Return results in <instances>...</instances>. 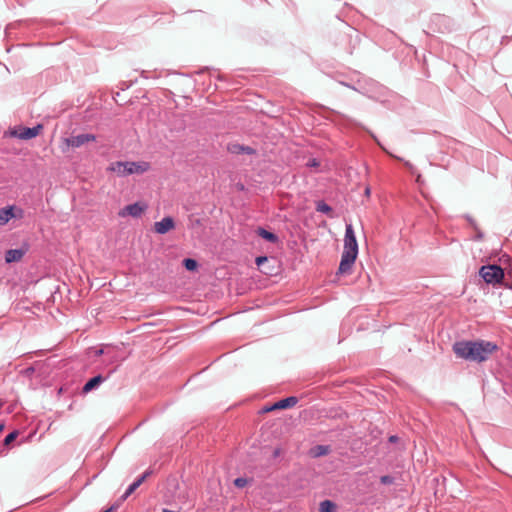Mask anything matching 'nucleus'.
I'll list each match as a JSON object with an SVG mask.
<instances>
[{
  "instance_id": "obj_1",
  "label": "nucleus",
  "mask_w": 512,
  "mask_h": 512,
  "mask_svg": "<svg viewBox=\"0 0 512 512\" xmlns=\"http://www.w3.org/2000/svg\"><path fill=\"white\" fill-rule=\"evenodd\" d=\"M497 350V344L485 340H463L453 344V352L458 358L478 363L486 361Z\"/></svg>"
},
{
  "instance_id": "obj_2",
  "label": "nucleus",
  "mask_w": 512,
  "mask_h": 512,
  "mask_svg": "<svg viewBox=\"0 0 512 512\" xmlns=\"http://www.w3.org/2000/svg\"><path fill=\"white\" fill-rule=\"evenodd\" d=\"M358 255V243L352 224H346L344 235V247L339 264V273H348Z\"/></svg>"
},
{
  "instance_id": "obj_3",
  "label": "nucleus",
  "mask_w": 512,
  "mask_h": 512,
  "mask_svg": "<svg viewBox=\"0 0 512 512\" xmlns=\"http://www.w3.org/2000/svg\"><path fill=\"white\" fill-rule=\"evenodd\" d=\"M149 168L150 165L146 161H116L110 164L108 170L116 173L119 177H126L132 174H143Z\"/></svg>"
},
{
  "instance_id": "obj_4",
  "label": "nucleus",
  "mask_w": 512,
  "mask_h": 512,
  "mask_svg": "<svg viewBox=\"0 0 512 512\" xmlns=\"http://www.w3.org/2000/svg\"><path fill=\"white\" fill-rule=\"evenodd\" d=\"M480 276L487 284H500L504 278V270L496 264L484 265L479 270Z\"/></svg>"
},
{
  "instance_id": "obj_5",
  "label": "nucleus",
  "mask_w": 512,
  "mask_h": 512,
  "mask_svg": "<svg viewBox=\"0 0 512 512\" xmlns=\"http://www.w3.org/2000/svg\"><path fill=\"white\" fill-rule=\"evenodd\" d=\"M95 140H96V136L94 134L85 133V134H79V135H72L68 138H65L64 144L67 147L79 148V147L83 146L84 144L91 142V141H95Z\"/></svg>"
},
{
  "instance_id": "obj_6",
  "label": "nucleus",
  "mask_w": 512,
  "mask_h": 512,
  "mask_svg": "<svg viewBox=\"0 0 512 512\" xmlns=\"http://www.w3.org/2000/svg\"><path fill=\"white\" fill-rule=\"evenodd\" d=\"M147 208L145 204L139 202L129 204L121 209L118 213L120 217L132 216L134 218L140 217L144 210Z\"/></svg>"
},
{
  "instance_id": "obj_7",
  "label": "nucleus",
  "mask_w": 512,
  "mask_h": 512,
  "mask_svg": "<svg viewBox=\"0 0 512 512\" xmlns=\"http://www.w3.org/2000/svg\"><path fill=\"white\" fill-rule=\"evenodd\" d=\"M115 371V369L111 370L107 376H102L101 374L99 375H96L94 377H92L91 379H89L83 386L82 388V392L84 394H87L89 392H91L92 390L98 388L103 382H105L109 377L110 375Z\"/></svg>"
},
{
  "instance_id": "obj_8",
  "label": "nucleus",
  "mask_w": 512,
  "mask_h": 512,
  "mask_svg": "<svg viewBox=\"0 0 512 512\" xmlns=\"http://www.w3.org/2000/svg\"><path fill=\"white\" fill-rule=\"evenodd\" d=\"M174 227V219L170 216L164 217L160 221L155 222L154 224V230L158 234H165Z\"/></svg>"
},
{
  "instance_id": "obj_9",
  "label": "nucleus",
  "mask_w": 512,
  "mask_h": 512,
  "mask_svg": "<svg viewBox=\"0 0 512 512\" xmlns=\"http://www.w3.org/2000/svg\"><path fill=\"white\" fill-rule=\"evenodd\" d=\"M42 128L43 127L40 124H38L34 127H23V128H21L20 133L18 134V137L23 140L32 139L40 133V130Z\"/></svg>"
},
{
  "instance_id": "obj_10",
  "label": "nucleus",
  "mask_w": 512,
  "mask_h": 512,
  "mask_svg": "<svg viewBox=\"0 0 512 512\" xmlns=\"http://www.w3.org/2000/svg\"><path fill=\"white\" fill-rule=\"evenodd\" d=\"M228 151L232 154H255V149L250 147V146H245V145H242V144H238V143H231L228 145L227 147Z\"/></svg>"
},
{
  "instance_id": "obj_11",
  "label": "nucleus",
  "mask_w": 512,
  "mask_h": 512,
  "mask_svg": "<svg viewBox=\"0 0 512 512\" xmlns=\"http://www.w3.org/2000/svg\"><path fill=\"white\" fill-rule=\"evenodd\" d=\"M298 403V398L295 396H290L284 399H281L270 406V409H286L295 406Z\"/></svg>"
},
{
  "instance_id": "obj_12",
  "label": "nucleus",
  "mask_w": 512,
  "mask_h": 512,
  "mask_svg": "<svg viewBox=\"0 0 512 512\" xmlns=\"http://www.w3.org/2000/svg\"><path fill=\"white\" fill-rule=\"evenodd\" d=\"M26 253V249H9L5 253V261L7 263H13L20 261Z\"/></svg>"
},
{
  "instance_id": "obj_13",
  "label": "nucleus",
  "mask_w": 512,
  "mask_h": 512,
  "mask_svg": "<svg viewBox=\"0 0 512 512\" xmlns=\"http://www.w3.org/2000/svg\"><path fill=\"white\" fill-rule=\"evenodd\" d=\"M256 233L258 236H260L261 238L265 239L266 241H268L270 243H278L279 242V237L275 233L270 232V231L266 230L265 228L259 227L256 230Z\"/></svg>"
},
{
  "instance_id": "obj_14",
  "label": "nucleus",
  "mask_w": 512,
  "mask_h": 512,
  "mask_svg": "<svg viewBox=\"0 0 512 512\" xmlns=\"http://www.w3.org/2000/svg\"><path fill=\"white\" fill-rule=\"evenodd\" d=\"M13 206H7L0 209V226L7 224L13 219Z\"/></svg>"
},
{
  "instance_id": "obj_15",
  "label": "nucleus",
  "mask_w": 512,
  "mask_h": 512,
  "mask_svg": "<svg viewBox=\"0 0 512 512\" xmlns=\"http://www.w3.org/2000/svg\"><path fill=\"white\" fill-rule=\"evenodd\" d=\"M144 482V477H138L133 483H131L124 494L121 496V500L125 501L142 483Z\"/></svg>"
},
{
  "instance_id": "obj_16",
  "label": "nucleus",
  "mask_w": 512,
  "mask_h": 512,
  "mask_svg": "<svg viewBox=\"0 0 512 512\" xmlns=\"http://www.w3.org/2000/svg\"><path fill=\"white\" fill-rule=\"evenodd\" d=\"M336 509V504L331 500H324L319 504V512H336Z\"/></svg>"
},
{
  "instance_id": "obj_17",
  "label": "nucleus",
  "mask_w": 512,
  "mask_h": 512,
  "mask_svg": "<svg viewBox=\"0 0 512 512\" xmlns=\"http://www.w3.org/2000/svg\"><path fill=\"white\" fill-rule=\"evenodd\" d=\"M183 265L188 271H194L197 268V261L192 258L183 260Z\"/></svg>"
},
{
  "instance_id": "obj_18",
  "label": "nucleus",
  "mask_w": 512,
  "mask_h": 512,
  "mask_svg": "<svg viewBox=\"0 0 512 512\" xmlns=\"http://www.w3.org/2000/svg\"><path fill=\"white\" fill-rule=\"evenodd\" d=\"M316 210L321 213H328L332 210V208L324 201H319L317 203Z\"/></svg>"
},
{
  "instance_id": "obj_19",
  "label": "nucleus",
  "mask_w": 512,
  "mask_h": 512,
  "mask_svg": "<svg viewBox=\"0 0 512 512\" xmlns=\"http://www.w3.org/2000/svg\"><path fill=\"white\" fill-rule=\"evenodd\" d=\"M18 436V431H12L10 432L4 439V445L8 446L11 444Z\"/></svg>"
},
{
  "instance_id": "obj_20",
  "label": "nucleus",
  "mask_w": 512,
  "mask_h": 512,
  "mask_svg": "<svg viewBox=\"0 0 512 512\" xmlns=\"http://www.w3.org/2000/svg\"><path fill=\"white\" fill-rule=\"evenodd\" d=\"M248 483V480L246 478H243V477H239V478H236L234 480V485L237 487V488H243L247 485Z\"/></svg>"
},
{
  "instance_id": "obj_21",
  "label": "nucleus",
  "mask_w": 512,
  "mask_h": 512,
  "mask_svg": "<svg viewBox=\"0 0 512 512\" xmlns=\"http://www.w3.org/2000/svg\"><path fill=\"white\" fill-rule=\"evenodd\" d=\"M380 482L384 485H390L394 483V478L390 475H383L380 477Z\"/></svg>"
},
{
  "instance_id": "obj_22",
  "label": "nucleus",
  "mask_w": 512,
  "mask_h": 512,
  "mask_svg": "<svg viewBox=\"0 0 512 512\" xmlns=\"http://www.w3.org/2000/svg\"><path fill=\"white\" fill-rule=\"evenodd\" d=\"M13 218L21 219L24 216V211L21 208L13 206Z\"/></svg>"
},
{
  "instance_id": "obj_23",
  "label": "nucleus",
  "mask_w": 512,
  "mask_h": 512,
  "mask_svg": "<svg viewBox=\"0 0 512 512\" xmlns=\"http://www.w3.org/2000/svg\"><path fill=\"white\" fill-rule=\"evenodd\" d=\"M327 452H328V447L327 446L319 445V446H317L316 456L325 455Z\"/></svg>"
},
{
  "instance_id": "obj_24",
  "label": "nucleus",
  "mask_w": 512,
  "mask_h": 512,
  "mask_svg": "<svg viewBox=\"0 0 512 512\" xmlns=\"http://www.w3.org/2000/svg\"><path fill=\"white\" fill-rule=\"evenodd\" d=\"M268 261V257L267 256H259L256 258V265L258 267H260L263 263L267 262Z\"/></svg>"
},
{
  "instance_id": "obj_25",
  "label": "nucleus",
  "mask_w": 512,
  "mask_h": 512,
  "mask_svg": "<svg viewBox=\"0 0 512 512\" xmlns=\"http://www.w3.org/2000/svg\"><path fill=\"white\" fill-rule=\"evenodd\" d=\"M465 219L468 221V223L471 225L473 229H477V224L471 216L465 215Z\"/></svg>"
},
{
  "instance_id": "obj_26",
  "label": "nucleus",
  "mask_w": 512,
  "mask_h": 512,
  "mask_svg": "<svg viewBox=\"0 0 512 512\" xmlns=\"http://www.w3.org/2000/svg\"><path fill=\"white\" fill-rule=\"evenodd\" d=\"M307 166L308 167H318L319 166V162L317 159L315 158H312V159H309L308 162H307Z\"/></svg>"
},
{
  "instance_id": "obj_27",
  "label": "nucleus",
  "mask_w": 512,
  "mask_h": 512,
  "mask_svg": "<svg viewBox=\"0 0 512 512\" xmlns=\"http://www.w3.org/2000/svg\"><path fill=\"white\" fill-rule=\"evenodd\" d=\"M404 165L410 170L412 174H415L416 169L412 163H410L409 161H404Z\"/></svg>"
},
{
  "instance_id": "obj_28",
  "label": "nucleus",
  "mask_w": 512,
  "mask_h": 512,
  "mask_svg": "<svg viewBox=\"0 0 512 512\" xmlns=\"http://www.w3.org/2000/svg\"><path fill=\"white\" fill-rule=\"evenodd\" d=\"M474 230L477 233L475 239L478 240V241L482 240L483 237H484V234L482 233V231L478 227H477V229H474Z\"/></svg>"
},
{
  "instance_id": "obj_29",
  "label": "nucleus",
  "mask_w": 512,
  "mask_h": 512,
  "mask_svg": "<svg viewBox=\"0 0 512 512\" xmlns=\"http://www.w3.org/2000/svg\"><path fill=\"white\" fill-rule=\"evenodd\" d=\"M152 472L153 471L151 469H148L140 477H144V481H145L146 478L149 477L152 474Z\"/></svg>"
},
{
  "instance_id": "obj_30",
  "label": "nucleus",
  "mask_w": 512,
  "mask_h": 512,
  "mask_svg": "<svg viewBox=\"0 0 512 512\" xmlns=\"http://www.w3.org/2000/svg\"><path fill=\"white\" fill-rule=\"evenodd\" d=\"M370 193H371V189H370V187H366V188H365V195H366L367 197H369V196H370Z\"/></svg>"
},
{
  "instance_id": "obj_31",
  "label": "nucleus",
  "mask_w": 512,
  "mask_h": 512,
  "mask_svg": "<svg viewBox=\"0 0 512 512\" xmlns=\"http://www.w3.org/2000/svg\"><path fill=\"white\" fill-rule=\"evenodd\" d=\"M103 353H104L103 349H98V350H96V351H95V355H96V356H100V355H102Z\"/></svg>"
},
{
  "instance_id": "obj_32",
  "label": "nucleus",
  "mask_w": 512,
  "mask_h": 512,
  "mask_svg": "<svg viewBox=\"0 0 512 512\" xmlns=\"http://www.w3.org/2000/svg\"><path fill=\"white\" fill-rule=\"evenodd\" d=\"M397 440H398L397 436H390V438H389V441L392 443L396 442Z\"/></svg>"
},
{
  "instance_id": "obj_33",
  "label": "nucleus",
  "mask_w": 512,
  "mask_h": 512,
  "mask_svg": "<svg viewBox=\"0 0 512 512\" xmlns=\"http://www.w3.org/2000/svg\"><path fill=\"white\" fill-rule=\"evenodd\" d=\"M274 409H270V406L269 407H265L263 409L264 412H270V411H273Z\"/></svg>"
},
{
  "instance_id": "obj_34",
  "label": "nucleus",
  "mask_w": 512,
  "mask_h": 512,
  "mask_svg": "<svg viewBox=\"0 0 512 512\" xmlns=\"http://www.w3.org/2000/svg\"><path fill=\"white\" fill-rule=\"evenodd\" d=\"M420 181H421V175H420V174H418V175H417V182H420Z\"/></svg>"
},
{
  "instance_id": "obj_35",
  "label": "nucleus",
  "mask_w": 512,
  "mask_h": 512,
  "mask_svg": "<svg viewBox=\"0 0 512 512\" xmlns=\"http://www.w3.org/2000/svg\"><path fill=\"white\" fill-rule=\"evenodd\" d=\"M3 429H4V425L0 424V433L2 432Z\"/></svg>"
},
{
  "instance_id": "obj_36",
  "label": "nucleus",
  "mask_w": 512,
  "mask_h": 512,
  "mask_svg": "<svg viewBox=\"0 0 512 512\" xmlns=\"http://www.w3.org/2000/svg\"><path fill=\"white\" fill-rule=\"evenodd\" d=\"M386 154H389L390 157H393V154L392 153H389V151H385Z\"/></svg>"
},
{
  "instance_id": "obj_37",
  "label": "nucleus",
  "mask_w": 512,
  "mask_h": 512,
  "mask_svg": "<svg viewBox=\"0 0 512 512\" xmlns=\"http://www.w3.org/2000/svg\"><path fill=\"white\" fill-rule=\"evenodd\" d=\"M386 154H389L390 157H393V154L392 153H389V151H385Z\"/></svg>"
},
{
  "instance_id": "obj_38",
  "label": "nucleus",
  "mask_w": 512,
  "mask_h": 512,
  "mask_svg": "<svg viewBox=\"0 0 512 512\" xmlns=\"http://www.w3.org/2000/svg\"><path fill=\"white\" fill-rule=\"evenodd\" d=\"M386 154H389L390 157H393V154L392 153H389V151H385Z\"/></svg>"
},
{
  "instance_id": "obj_39",
  "label": "nucleus",
  "mask_w": 512,
  "mask_h": 512,
  "mask_svg": "<svg viewBox=\"0 0 512 512\" xmlns=\"http://www.w3.org/2000/svg\"><path fill=\"white\" fill-rule=\"evenodd\" d=\"M393 157L396 158L397 160H401L402 161V159L400 157H396V156H393Z\"/></svg>"
},
{
  "instance_id": "obj_40",
  "label": "nucleus",
  "mask_w": 512,
  "mask_h": 512,
  "mask_svg": "<svg viewBox=\"0 0 512 512\" xmlns=\"http://www.w3.org/2000/svg\"><path fill=\"white\" fill-rule=\"evenodd\" d=\"M2 405V403L0 402V406Z\"/></svg>"
}]
</instances>
